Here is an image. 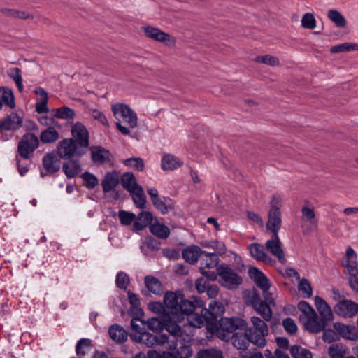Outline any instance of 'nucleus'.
I'll return each mask as SVG.
<instances>
[{"instance_id": "obj_1", "label": "nucleus", "mask_w": 358, "mask_h": 358, "mask_svg": "<svg viewBox=\"0 0 358 358\" xmlns=\"http://www.w3.org/2000/svg\"><path fill=\"white\" fill-rule=\"evenodd\" d=\"M164 304L167 310V316L171 319L180 320H183L184 314L189 313L196 306L199 308L202 307L203 301L195 298L194 301H192L185 299L182 294L167 292L164 297Z\"/></svg>"}, {"instance_id": "obj_2", "label": "nucleus", "mask_w": 358, "mask_h": 358, "mask_svg": "<svg viewBox=\"0 0 358 358\" xmlns=\"http://www.w3.org/2000/svg\"><path fill=\"white\" fill-rule=\"evenodd\" d=\"M111 110L115 118L117 120L116 127L118 131L123 135H130V129L122 124L120 119H123L129 128L134 129L138 126L136 113L127 104L120 103L113 104Z\"/></svg>"}, {"instance_id": "obj_3", "label": "nucleus", "mask_w": 358, "mask_h": 358, "mask_svg": "<svg viewBox=\"0 0 358 358\" xmlns=\"http://www.w3.org/2000/svg\"><path fill=\"white\" fill-rule=\"evenodd\" d=\"M247 327V322L239 317H222L216 322V329H208L216 332L217 336L224 341H229L231 334L236 329L243 330Z\"/></svg>"}, {"instance_id": "obj_4", "label": "nucleus", "mask_w": 358, "mask_h": 358, "mask_svg": "<svg viewBox=\"0 0 358 358\" xmlns=\"http://www.w3.org/2000/svg\"><path fill=\"white\" fill-rule=\"evenodd\" d=\"M282 199L279 194H273L270 202L271 208L268 212L266 228L272 234H278V231L281 227L282 220L280 208L282 206Z\"/></svg>"}, {"instance_id": "obj_5", "label": "nucleus", "mask_w": 358, "mask_h": 358, "mask_svg": "<svg viewBox=\"0 0 358 358\" xmlns=\"http://www.w3.org/2000/svg\"><path fill=\"white\" fill-rule=\"evenodd\" d=\"M40 144L38 136L30 132L25 133L17 144V153L24 159H30Z\"/></svg>"}, {"instance_id": "obj_6", "label": "nucleus", "mask_w": 358, "mask_h": 358, "mask_svg": "<svg viewBox=\"0 0 358 358\" xmlns=\"http://www.w3.org/2000/svg\"><path fill=\"white\" fill-rule=\"evenodd\" d=\"M298 308L307 317V321L305 322L306 329L313 333H318L324 330V324L322 322H318L317 313L308 302L300 301Z\"/></svg>"}, {"instance_id": "obj_7", "label": "nucleus", "mask_w": 358, "mask_h": 358, "mask_svg": "<svg viewBox=\"0 0 358 358\" xmlns=\"http://www.w3.org/2000/svg\"><path fill=\"white\" fill-rule=\"evenodd\" d=\"M85 153V150L80 148L73 138H64L59 143L57 146V154L62 159L81 157Z\"/></svg>"}, {"instance_id": "obj_8", "label": "nucleus", "mask_w": 358, "mask_h": 358, "mask_svg": "<svg viewBox=\"0 0 358 358\" xmlns=\"http://www.w3.org/2000/svg\"><path fill=\"white\" fill-rule=\"evenodd\" d=\"M217 274L220 277L221 285L229 289H236L242 283V278L232 268L220 265L217 267Z\"/></svg>"}, {"instance_id": "obj_9", "label": "nucleus", "mask_w": 358, "mask_h": 358, "mask_svg": "<svg viewBox=\"0 0 358 358\" xmlns=\"http://www.w3.org/2000/svg\"><path fill=\"white\" fill-rule=\"evenodd\" d=\"M130 338L133 341L143 343L148 347L162 345L169 342V337L166 334L154 335L147 331L141 334H131Z\"/></svg>"}, {"instance_id": "obj_10", "label": "nucleus", "mask_w": 358, "mask_h": 358, "mask_svg": "<svg viewBox=\"0 0 358 358\" xmlns=\"http://www.w3.org/2000/svg\"><path fill=\"white\" fill-rule=\"evenodd\" d=\"M71 134L76 143L87 152V149L90 145V138L86 127L80 122H76L72 127Z\"/></svg>"}, {"instance_id": "obj_11", "label": "nucleus", "mask_w": 358, "mask_h": 358, "mask_svg": "<svg viewBox=\"0 0 358 358\" xmlns=\"http://www.w3.org/2000/svg\"><path fill=\"white\" fill-rule=\"evenodd\" d=\"M142 30L148 38L155 41L164 43L166 45H174L176 43V38L174 37L159 28L152 26H145L142 27Z\"/></svg>"}, {"instance_id": "obj_12", "label": "nucleus", "mask_w": 358, "mask_h": 358, "mask_svg": "<svg viewBox=\"0 0 358 358\" xmlns=\"http://www.w3.org/2000/svg\"><path fill=\"white\" fill-rule=\"evenodd\" d=\"M147 192L150 196L153 206L162 214H166L173 210L174 206L169 198L162 200L159 198L158 191L154 187H147Z\"/></svg>"}, {"instance_id": "obj_13", "label": "nucleus", "mask_w": 358, "mask_h": 358, "mask_svg": "<svg viewBox=\"0 0 358 358\" xmlns=\"http://www.w3.org/2000/svg\"><path fill=\"white\" fill-rule=\"evenodd\" d=\"M224 306L222 303L217 301H213L209 304V308H205L203 311L208 317V329H216V322L219 320V317H221L224 313Z\"/></svg>"}, {"instance_id": "obj_14", "label": "nucleus", "mask_w": 358, "mask_h": 358, "mask_svg": "<svg viewBox=\"0 0 358 358\" xmlns=\"http://www.w3.org/2000/svg\"><path fill=\"white\" fill-rule=\"evenodd\" d=\"M334 310L336 314L343 317H352L358 313V303L352 300L344 299L335 306Z\"/></svg>"}, {"instance_id": "obj_15", "label": "nucleus", "mask_w": 358, "mask_h": 358, "mask_svg": "<svg viewBox=\"0 0 358 358\" xmlns=\"http://www.w3.org/2000/svg\"><path fill=\"white\" fill-rule=\"evenodd\" d=\"M265 246L267 250L276 257L281 264L286 263L287 260L285 252L282 249V243L280 241L278 234H272L271 238L266 241Z\"/></svg>"}, {"instance_id": "obj_16", "label": "nucleus", "mask_w": 358, "mask_h": 358, "mask_svg": "<svg viewBox=\"0 0 358 358\" xmlns=\"http://www.w3.org/2000/svg\"><path fill=\"white\" fill-rule=\"evenodd\" d=\"M204 305L199 308L196 306L194 309L190 311L189 313L185 314L187 316V320L189 324L194 327L201 328L204 324L208 329V316L203 311L205 308Z\"/></svg>"}, {"instance_id": "obj_17", "label": "nucleus", "mask_w": 358, "mask_h": 358, "mask_svg": "<svg viewBox=\"0 0 358 358\" xmlns=\"http://www.w3.org/2000/svg\"><path fill=\"white\" fill-rule=\"evenodd\" d=\"M22 118L16 113H11L10 115L0 120V129L3 131H16L22 126Z\"/></svg>"}, {"instance_id": "obj_18", "label": "nucleus", "mask_w": 358, "mask_h": 358, "mask_svg": "<svg viewBox=\"0 0 358 358\" xmlns=\"http://www.w3.org/2000/svg\"><path fill=\"white\" fill-rule=\"evenodd\" d=\"M251 256L257 261L271 266L274 265L275 261L269 257L264 251V247L259 243H252L248 246Z\"/></svg>"}, {"instance_id": "obj_19", "label": "nucleus", "mask_w": 358, "mask_h": 358, "mask_svg": "<svg viewBox=\"0 0 358 358\" xmlns=\"http://www.w3.org/2000/svg\"><path fill=\"white\" fill-rule=\"evenodd\" d=\"M315 304L321 317L318 322H322L324 329L327 322L333 320L332 311L327 302L319 296L315 298Z\"/></svg>"}, {"instance_id": "obj_20", "label": "nucleus", "mask_w": 358, "mask_h": 358, "mask_svg": "<svg viewBox=\"0 0 358 358\" xmlns=\"http://www.w3.org/2000/svg\"><path fill=\"white\" fill-rule=\"evenodd\" d=\"M356 258L355 250L349 246L346 250L345 256L341 260V265L345 268L346 274L349 275L358 271Z\"/></svg>"}, {"instance_id": "obj_21", "label": "nucleus", "mask_w": 358, "mask_h": 358, "mask_svg": "<svg viewBox=\"0 0 358 358\" xmlns=\"http://www.w3.org/2000/svg\"><path fill=\"white\" fill-rule=\"evenodd\" d=\"M60 157L55 152L47 153L43 159L44 169L50 173L57 172L60 169Z\"/></svg>"}, {"instance_id": "obj_22", "label": "nucleus", "mask_w": 358, "mask_h": 358, "mask_svg": "<svg viewBox=\"0 0 358 358\" xmlns=\"http://www.w3.org/2000/svg\"><path fill=\"white\" fill-rule=\"evenodd\" d=\"M248 274L250 278L253 279L255 284L259 287L262 292L268 290L270 288V283L266 276L255 267L249 268Z\"/></svg>"}, {"instance_id": "obj_23", "label": "nucleus", "mask_w": 358, "mask_h": 358, "mask_svg": "<svg viewBox=\"0 0 358 358\" xmlns=\"http://www.w3.org/2000/svg\"><path fill=\"white\" fill-rule=\"evenodd\" d=\"M334 327L344 338L354 341L358 337V329L355 326L345 325L336 322L334 324Z\"/></svg>"}, {"instance_id": "obj_24", "label": "nucleus", "mask_w": 358, "mask_h": 358, "mask_svg": "<svg viewBox=\"0 0 358 358\" xmlns=\"http://www.w3.org/2000/svg\"><path fill=\"white\" fill-rule=\"evenodd\" d=\"M119 182L120 178L117 171L108 172L101 181L103 192L104 193L110 192L117 186Z\"/></svg>"}, {"instance_id": "obj_25", "label": "nucleus", "mask_w": 358, "mask_h": 358, "mask_svg": "<svg viewBox=\"0 0 358 358\" xmlns=\"http://www.w3.org/2000/svg\"><path fill=\"white\" fill-rule=\"evenodd\" d=\"M153 220V215L149 211H142L137 216L133 224L134 231H140L151 225Z\"/></svg>"}, {"instance_id": "obj_26", "label": "nucleus", "mask_w": 358, "mask_h": 358, "mask_svg": "<svg viewBox=\"0 0 358 358\" xmlns=\"http://www.w3.org/2000/svg\"><path fill=\"white\" fill-rule=\"evenodd\" d=\"M92 160L95 164H102L106 162L110 161V153L108 150L100 147H92Z\"/></svg>"}, {"instance_id": "obj_27", "label": "nucleus", "mask_w": 358, "mask_h": 358, "mask_svg": "<svg viewBox=\"0 0 358 358\" xmlns=\"http://www.w3.org/2000/svg\"><path fill=\"white\" fill-rule=\"evenodd\" d=\"M200 257V267H204V269L213 268L217 266L219 262V257L214 252L202 251Z\"/></svg>"}, {"instance_id": "obj_28", "label": "nucleus", "mask_w": 358, "mask_h": 358, "mask_svg": "<svg viewBox=\"0 0 358 358\" xmlns=\"http://www.w3.org/2000/svg\"><path fill=\"white\" fill-rule=\"evenodd\" d=\"M245 329L251 343L259 348H263L266 345V337L268 334H264V333L253 330V329H248V327Z\"/></svg>"}, {"instance_id": "obj_29", "label": "nucleus", "mask_w": 358, "mask_h": 358, "mask_svg": "<svg viewBox=\"0 0 358 358\" xmlns=\"http://www.w3.org/2000/svg\"><path fill=\"white\" fill-rule=\"evenodd\" d=\"M108 333L110 338L116 343H122L127 341V332L119 324H113L110 327Z\"/></svg>"}, {"instance_id": "obj_30", "label": "nucleus", "mask_w": 358, "mask_h": 358, "mask_svg": "<svg viewBox=\"0 0 358 358\" xmlns=\"http://www.w3.org/2000/svg\"><path fill=\"white\" fill-rule=\"evenodd\" d=\"M202 250L199 246L192 245L185 248L182 250V255L186 262L189 264H195L201 255Z\"/></svg>"}, {"instance_id": "obj_31", "label": "nucleus", "mask_w": 358, "mask_h": 358, "mask_svg": "<svg viewBox=\"0 0 358 358\" xmlns=\"http://www.w3.org/2000/svg\"><path fill=\"white\" fill-rule=\"evenodd\" d=\"M64 174L69 178L76 177L81 171V166L78 160H70L63 164Z\"/></svg>"}, {"instance_id": "obj_32", "label": "nucleus", "mask_w": 358, "mask_h": 358, "mask_svg": "<svg viewBox=\"0 0 358 358\" xmlns=\"http://www.w3.org/2000/svg\"><path fill=\"white\" fill-rule=\"evenodd\" d=\"M181 320H173L169 316L168 318L165 320L164 326L166 330L169 331L173 338L176 340L177 338H180L182 336V331L180 327L177 324V322H180Z\"/></svg>"}, {"instance_id": "obj_33", "label": "nucleus", "mask_w": 358, "mask_h": 358, "mask_svg": "<svg viewBox=\"0 0 358 358\" xmlns=\"http://www.w3.org/2000/svg\"><path fill=\"white\" fill-rule=\"evenodd\" d=\"M145 284L150 292L155 295H161L163 293V286L157 278L150 275L146 276Z\"/></svg>"}, {"instance_id": "obj_34", "label": "nucleus", "mask_w": 358, "mask_h": 358, "mask_svg": "<svg viewBox=\"0 0 358 358\" xmlns=\"http://www.w3.org/2000/svg\"><path fill=\"white\" fill-rule=\"evenodd\" d=\"M182 163L174 155L167 154L162 159V168L164 171H171L180 167Z\"/></svg>"}, {"instance_id": "obj_35", "label": "nucleus", "mask_w": 358, "mask_h": 358, "mask_svg": "<svg viewBox=\"0 0 358 358\" xmlns=\"http://www.w3.org/2000/svg\"><path fill=\"white\" fill-rule=\"evenodd\" d=\"M59 138V133L55 128L50 127L41 131L40 140L43 143L48 144L57 141Z\"/></svg>"}, {"instance_id": "obj_36", "label": "nucleus", "mask_w": 358, "mask_h": 358, "mask_svg": "<svg viewBox=\"0 0 358 358\" xmlns=\"http://www.w3.org/2000/svg\"><path fill=\"white\" fill-rule=\"evenodd\" d=\"M122 186L128 192H132L136 187H140L136 179L131 172L124 173L121 178Z\"/></svg>"}, {"instance_id": "obj_37", "label": "nucleus", "mask_w": 358, "mask_h": 358, "mask_svg": "<svg viewBox=\"0 0 358 358\" xmlns=\"http://www.w3.org/2000/svg\"><path fill=\"white\" fill-rule=\"evenodd\" d=\"M130 194L136 207L143 209L146 204V196L142 187H136L132 192H130Z\"/></svg>"}, {"instance_id": "obj_38", "label": "nucleus", "mask_w": 358, "mask_h": 358, "mask_svg": "<svg viewBox=\"0 0 358 358\" xmlns=\"http://www.w3.org/2000/svg\"><path fill=\"white\" fill-rule=\"evenodd\" d=\"M231 338L234 346L240 350H246L251 343L245 331L241 334H234Z\"/></svg>"}, {"instance_id": "obj_39", "label": "nucleus", "mask_w": 358, "mask_h": 358, "mask_svg": "<svg viewBox=\"0 0 358 358\" xmlns=\"http://www.w3.org/2000/svg\"><path fill=\"white\" fill-rule=\"evenodd\" d=\"M51 114L55 117L64 120L73 119L76 115L74 110L67 106L52 109Z\"/></svg>"}, {"instance_id": "obj_40", "label": "nucleus", "mask_w": 358, "mask_h": 358, "mask_svg": "<svg viewBox=\"0 0 358 358\" xmlns=\"http://www.w3.org/2000/svg\"><path fill=\"white\" fill-rule=\"evenodd\" d=\"M151 233L158 238L165 239L169 237L170 234V229L164 224L155 223L150 226Z\"/></svg>"}, {"instance_id": "obj_41", "label": "nucleus", "mask_w": 358, "mask_h": 358, "mask_svg": "<svg viewBox=\"0 0 358 358\" xmlns=\"http://www.w3.org/2000/svg\"><path fill=\"white\" fill-rule=\"evenodd\" d=\"M253 308L257 311V313L261 315L265 321L268 322L271 320L273 312L270 305H268L266 302L263 301Z\"/></svg>"}, {"instance_id": "obj_42", "label": "nucleus", "mask_w": 358, "mask_h": 358, "mask_svg": "<svg viewBox=\"0 0 358 358\" xmlns=\"http://www.w3.org/2000/svg\"><path fill=\"white\" fill-rule=\"evenodd\" d=\"M0 93H1L2 101L10 108L15 107V98L12 90L8 87H0Z\"/></svg>"}, {"instance_id": "obj_43", "label": "nucleus", "mask_w": 358, "mask_h": 358, "mask_svg": "<svg viewBox=\"0 0 358 358\" xmlns=\"http://www.w3.org/2000/svg\"><path fill=\"white\" fill-rule=\"evenodd\" d=\"M328 18L338 27H344L346 25V20L344 16L336 10H329L327 13Z\"/></svg>"}, {"instance_id": "obj_44", "label": "nucleus", "mask_w": 358, "mask_h": 358, "mask_svg": "<svg viewBox=\"0 0 358 358\" xmlns=\"http://www.w3.org/2000/svg\"><path fill=\"white\" fill-rule=\"evenodd\" d=\"M250 320L252 326L249 327L248 329H253V330H256L258 331L259 332L268 335V327L265 322L264 320H263L258 317L253 316L251 317Z\"/></svg>"}, {"instance_id": "obj_45", "label": "nucleus", "mask_w": 358, "mask_h": 358, "mask_svg": "<svg viewBox=\"0 0 358 358\" xmlns=\"http://www.w3.org/2000/svg\"><path fill=\"white\" fill-rule=\"evenodd\" d=\"M8 76L15 81L19 92H23L24 86L21 69L17 67L10 69L8 72Z\"/></svg>"}, {"instance_id": "obj_46", "label": "nucleus", "mask_w": 358, "mask_h": 358, "mask_svg": "<svg viewBox=\"0 0 358 358\" xmlns=\"http://www.w3.org/2000/svg\"><path fill=\"white\" fill-rule=\"evenodd\" d=\"M290 353L293 358H313L310 350L299 345H293L290 348Z\"/></svg>"}, {"instance_id": "obj_47", "label": "nucleus", "mask_w": 358, "mask_h": 358, "mask_svg": "<svg viewBox=\"0 0 358 358\" xmlns=\"http://www.w3.org/2000/svg\"><path fill=\"white\" fill-rule=\"evenodd\" d=\"M352 50H358L357 43H344L334 45L331 48V52L332 53L350 52Z\"/></svg>"}, {"instance_id": "obj_48", "label": "nucleus", "mask_w": 358, "mask_h": 358, "mask_svg": "<svg viewBox=\"0 0 358 358\" xmlns=\"http://www.w3.org/2000/svg\"><path fill=\"white\" fill-rule=\"evenodd\" d=\"M254 61L257 63L265 64L271 66H277L280 64L278 58L270 55L257 56L254 59Z\"/></svg>"}, {"instance_id": "obj_49", "label": "nucleus", "mask_w": 358, "mask_h": 358, "mask_svg": "<svg viewBox=\"0 0 358 358\" xmlns=\"http://www.w3.org/2000/svg\"><path fill=\"white\" fill-rule=\"evenodd\" d=\"M328 353L331 358H344L347 352L344 346L334 344L329 348Z\"/></svg>"}, {"instance_id": "obj_50", "label": "nucleus", "mask_w": 358, "mask_h": 358, "mask_svg": "<svg viewBox=\"0 0 358 358\" xmlns=\"http://www.w3.org/2000/svg\"><path fill=\"white\" fill-rule=\"evenodd\" d=\"M198 358H223L221 350L213 348L199 350L197 352Z\"/></svg>"}, {"instance_id": "obj_51", "label": "nucleus", "mask_w": 358, "mask_h": 358, "mask_svg": "<svg viewBox=\"0 0 358 358\" xmlns=\"http://www.w3.org/2000/svg\"><path fill=\"white\" fill-rule=\"evenodd\" d=\"M81 178L87 189H92L98 185L97 178L88 171H85L83 173Z\"/></svg>"}, {"instance_id": "obj_52", "label": "nucleus", "mask_w": 358, "mask_h": 358, "mask_svg": "<svg viewBox=\"0 0 358 358\" xmlns=\"http://www.w3.org/2000/svg\"><path fill=\"white\" fill-rule=\"evenodd\" d=\"M89 114L95 120L98 121L100 124L106 127H109V122L106 115L98 109H90Z\"/></svg>"}, {"instance_id": "obj_53", "label": "nucleus", "mask_w": 358, "mask_h": 358, "mask_svg": "<svg viewBox=\"0 0 358 358\" xmlns=\"http://www.w3.org/2000/svg\"><path fill=\"white\" fill-rule=\"evenodd\" d=\"M301 26L308 29H313L316 27V20L313 13H306L303 15Z\"/></svg>"}, {"instance_id": "obj_54", "label": "nucleus", "mask_w": 358, "mask_h": 358, "mask_svg": "<svg viewBox=\"0 0 358 358\" xmlns=\"http://www.w3.org/2000/svg\"><path fill=\"white\" fill-rule=\"evenodd\" d=\"M299 290L302 292L304 298H310L313 294L310 283L307 279H302L299 284Z\"/></svg>"}, {"instance_id": "obj_55", "label": "nucleus", "mask_w": 358, "mask_h": 358, "mask_svg": "<svg viewBox=\"0 0 358 358\" xmlns=\"http://www.w3.org/2000/svg\"><path fill=\"white\" fill-rule=\"evenodd\" d=\"M118 216L121 224L123 225H129L136 220V215L134 213L125 210H120Z\"/></svg>"}, {"instance_id": "obj_56", "label": "nucleus", "mask_w": 358, "mask_h": 358, "mask_svg": "<svg viewBox=\"0 0 358 358\" xmlns=\"http://www.w3.org/2000/svg\"><path fill=\"white\" fill-rule=\"evenodd\" d=\"M145 324L147 325L148 328L154 332H158L163 329V323L156 317H152L148 319Z\"/></svg>"}, {"instance_id": "obj_57", "label": "nucleus", "mask_w": 358, "mask_h": 358, "mask_svg": "<svg viewBox=\"0 0 358 358\" xmlns=\"http://www.w3.org/2000/svg\"><path fill=\"white\" fill-rule=\"evenodd\" d=\"M124 165L131 166L135 169L142 171L144 169L143 160L141 158H130L124 160Z\"/></svg>"}, {"instance_id": "obj_58", "label": "nucleus", "mask_w": 358, "mask_h": 358, "mask_svg": "<svg viewBox=\"0 0 358 358\" xmlns=\"http://www.w3.org/2000/svg\"><path fill=\"white\" fill-rule=\"evenodd\" d=\"M282 326L285 331L289 334H294L297 331V326L293 319L290 317L282 320Z\"/></svg>"}, {"instance_id": "obj_59", "label": "nucleus", "mask_w": 358, "mask_h": 358, "mask_svg": "<svg viewBox=\"0 0 358 358\" xmlns=\"http://www.w3.org/2000/svg\"><path fill=\"white\" fill-rule=\"evenodd\" d=\"M129 282V279L126 273L123 272H120L117 273L116 278V285L118 288L125 289L127 287Z\"/></svg>"}, {"instance_id": "obj_60", "label": "nucleus", "mask_w": 358, "mask_h": 358, "mask_svg": "<svg viewBox=\"0 0 358 358\" xmlns=\"http://www.w3.org/2000/svg\"><path fill=\"white\" fill-rule=\"evenodd\" d=\"M39 123L45 127H47L48 128L53 127L55 128V127H60L59 124L52 117L48 116H42L38 118Z\"/></svg>"}, {"instance_id": "obj_61", "label": "nucleus", "mask_w": 358, "mask_h": 358, "mask_svg": "<svg viewBox=\"0 0 358 358\" xmlns=\"http://www.w3.org/2000/svg\"><path fill=\"white\" fill-rule=\"evenodd\" d=\"M90 341L87 338H82L78 341L76 346V354L78 356H84L86 352L84 350L85 348L89 347Z\"/></svg>"}, {"instance_id": "obj_62", "label": "nucleus", "mask_w": 358, "mask_h": 358, "mask_svg": "<svg viewBox=\"0 0 358 358\" xmlns=\"http://www.w3.org/2000/svg\"><path fill=\"white\" fill-rule=\"evenodd\" d=\"M210 285V282L206 278L201 277L196 280L195 287L199 293H203Z\"/></svg>"}, {"instance_id": "obj_63", "label": "nucleus", "mask_w": 358, "mask_h": 358, "mask_svg": "<svg viewBox=\"0 0 358 358\" xmlns=\"http://www.w3.org/2000/svg\"><path fill=\"white\" fill-rule=\"evenodd\" d=\"M149 308L150 309V310H152L155 313H157V314L166 313V314H167V310H166L165 305L164 304L163 305L160 302L150 303Z\"/></svg>"}, {"instance_id": "obj_64", "label": "nucleus", "mask_w": 358, "mask_h": 358, "mask_svg": "<svg viewBox=\"0 0 358 358\" xmlns=\"http://www.w3.org/2000/svg\"><path fill=\"white\" fill-rule=\"evenodd\" d=\"M348 282L353 291L358 292V270L348 275Z\"/></svg>"}]
</instances>
